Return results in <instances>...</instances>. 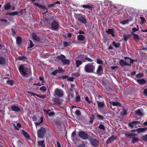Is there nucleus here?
Listing matches in <instances>:
<instances>
[{
    "instance_id": "393cba45",
    "label": "nucleus",
    "mask_w": 147,
    "mask_h": 147,
    "mask_svg": "<svg viewBox=\"0 0 147 147\" xmlns=\"http://www.w3.org/2000/svg\"><path fill=\"white\" fill-rule=\"evenodd\" d=\"M6 59L2 57H0V65H4L5 64Z\"/></svg>"
},
{
    "instance_id": "c756f323",
    "label": "nucleus",
    "mask_w": 147,
    "mask_h": 147,
    "mask_svg": "<svg viewBox=\"0 0 147 147\" xmlns=\"http://www.w3.org/2000/svg\"><path fill=\"white\" fill-rule=\"evenodd\" d=\"M38 146H40L41 147H45V144L44 143V141L42 140L38 141Z\"/></svg>"
},
{
    "instance_id": "f8f14e48",
    "label": "nucleus",
    "mask_w": 147,
    "mask_h": 147,
    "mask_svg": "<svg viewBox=\"0 0 147 147\" xmlns=\"http://www.w3.org/2000/svg\"><path fill=\"white\" fill-rule=\"evenodd\" d=\"M91 144L94 146H97L99 145V142L96 139H93L90 140Z\"/></svg>"
},
{
    "instance_id": "c9c22d12",
    "label": "nucleus",
    "mask_w": 147,
    "mask_h": 147,
    "mask_svg": "<svg viewBox=\"0 0 147 147\" xmlns=\"http://www.w3.org/2000/svg\"><path fill=\"white\" fill-rule=\"evenodd\" d=\"M78 57L83 62L86 61L85 59V56L84 55H80Z\"/></svg>"
},
{
    "instance_id": "423d86ee",
    "label": "nucleus",
    "mask_w": 147,
    "mask_h": 147,
    "mask_svg": "<svg viewBox=\"0 0 147 147\" xmlns=\"http://www.w3.org/2000/svg\"><path fill=\"white\" fill-rule=\"evenodd\" d=\"M46 132V130L44 127H41L38 131V137L40 138H42Z\"/></svg>"
},
{
    "instance_id": "b1692460",
    "label": "nucleus",
    "mask_w": 147,
    "mask_h": 147,
    "mask_svg": "<svg viewBox=\"0 0 147 147\" xmlns=\"http://www.w3.org/2000/svg\"><path fill=\"white\" fill-rule=\"evenodd\" d=\"M110 104H111L113 106H117L119 107H121V104L119 102H110Z\"/></svg>"
},
{
    "instance_id": "aec40b11",
    "label": "nucleus",
    "mask_w": 147,
    "mask_h": 147,
    "mask_svg": "<svg viewBox=\"0 0 147 147\" xmlns=\"http://www.w3.org/2000/svg\"><path fill=\"white\" fill-rule=\"evenodd\" d=\"M147 130V127L139 128L136 129V131L138 133L140 134L141 132H144Z\"/></svg>"
},
{
    "instance_id": "20e7f679",
    "label": "nucleus",
    "mask_w": 147,
    "mask_h": 147,
    "mask_svg": "<svg viewBox=\"0 0 147 147\" xmlns=\"http://www.w3.org/2000/svg\"><path fill=\"white\" fill-rule=\"evenodd\" d=\"M78 135L80 138L83 140L87 139L89 138L88 134L86 131H83L82 130L79 131Z\"/></svg>"
},
{
    "instance_id": "bb28decb",
    "label": "nucleus",
    "mask_w": 147,
    "mask_h": 147,
    "mask_svg": "<svg viewBox=\"0 0 147 147\" xmlns=\"http://www.w3.org/2000/svg\"><path fill=\"white\" fill-rule=\"evenodd\" d=\"M62 63L64 65H69L70 63V61L68 59H65L62 61Z\"/></svg>"
},
{
    "instance_id": "a18cd8bd",
    "label": "nucleus",
    "mask_w": 147,
    "mask_h": 147,
    "mask_svg": "<svg viewBox=\"0 0 147 147\" xmlns=\"http://www.w3.org/2000/svg\"><path fill=\"white\" fill-rule=\"evenodd\" d=\"M14 81L12 80H10L9 78L8 81H7V84H8L11 86H13L14 84Z\"/></svg>"
},
{
    "instance_id": "4d7b16f0",
    "label": "nucleus",
    "mask_w": 147,
    "mask_h": 147,
    "mask_svg": "<svg viewBox=\"0 0 147 147\" xmlns=\"http://www.w3.org/2000/svg\"><path fill=\"white\" fill-rule=\"evenodd\" d=\"M75 113L77 116H80L81 115L80 111L78 109L76 110L75 112Z\"/></svg>"
},
{
    "instance_id": "69168bd1",
    "label": "nucleus",
    "mask_w": 147,
    "mask_h": 147,
    "mask_svg": "<svg viewBox=\"0 0 147 147\" xmlns=\"http://www.w3.org/2000/svg\"><path fill=\"white\" fill-rule=\"evenodd\" d=\"M17 145L19 146H21L22 144V143L21 140H18L17 142Z\"/></svg>"
},
{
    "instance_id": "e2e57ef3",
    "label": "nucleus",
    "mask_w": 147,
    "mask_h": 147,
    "mask_svg": "<svg viewBox=\"0 0 147 147\" xmlns=\"http://www.w3.org/2000/svg\"><path fill=\"white\" fill-rule=\"evenodd\" d=\"M86 60H87L88 62H92L93 61V60H92L90 58L86 56H85Z\"/></svg>"
},
{
    "instance_id": "13d9d810",
    "label": "nucleus",
    "mask_w": 147,
    "mask_h": 147,
    "mask_svg": "<svg viewBox=\"0 0 147 147\" xmlns=\"http://www.w3.org/2000/svg\"><path fill=\"white\" fill-rule=\"evenodd\" d=\"M137 28H133L132 29V30H133V32H136L138 31L139 30V27L138 26V25L137 26Z\"/></svg>"
},
{
    "instance_id": "864d4df0",
    "label": "nucleus",
    "mask_w": 147,
    "mask_h": 147,
    "mask_svg": "<svg viewBox=\"0 0 147 147\" xmlns=\"http://www.w3.org/2000/svg\"><path fill=\"white\" fill-rule=\"evenodd\" d=\"M30 42V45L29 47H28V48L30 49L33 47L34 46V45L33 44L32 41L31 40H29Z\"/></svg>"
},
{
    "instance_id": "4468645a",
    "label": "nucleus",
    "mask_w": 147,
    "mask_h": 147,
    "mask_svg": "<svg viewBox=\"0 0 147 147\" xmlns=\"http://www.w3.org/2000/svg\"><path fill=\"white\" fill-rule=\"evenodd\" d=\"M96 101L97 103L98 107L99 108L104 107L105 105L104 101H97L96 100Z\"/></svg>"
},
{
    "instance_id": "0e129e2a",
    "label": "nucleus",
    "mask_w": 147,
    "mask_h": 147,
    "mask_svg": "<svg viewBox=\"0 0 147 147\" xmlns=\"http://www.w3.org/2000/svg\"><path fill=\"white\" fill-rule=\"evenodd\" d=\"M74 77H70L68 78L67 80L69 82H73L74 81Z\"/></svg>"
},
{
    "instance_id": "a19ab883",
    "label": "nucleus",
    "mask_w": 147,
    "mask_h": 147,
    "mask_svg": "<svg viewBox=\"0 0 147 147\" xmlns=\"http://www.w3.org/2000/svg\"><path fill=\"white\" fill-rule=\"evenodd\" d=\"M112 45L114 46L115 48H117L119 47L120 46V43L118 42L117 43H116L115 41H113L112 42Z\"/></svg>"
},
{
    "instance_id": "5701e85b",
    "label": "nucleus",
    "mask_w": 147,
    "mask_h": 147,
    "mask_svg": "<svg viewBox=\"0 0 147 147\" xmlns=\"http://www.w3.org/2000/svg\"><path fill=\"white\" fill-rule=\"evenodd\" d=\"M16 43L18 45H20L22 42V38L19 36H17L16 39Z\"/></svg>"
},
{
    "instance_id": "7c9ffc66",
    "label": "nucleus",
    "mask_w": 147,
    "mask_h": 147,
    "mask_svg": "<svg viewBox=\"0 0 147 147\" xmlns=\"http://www.w3.org/2000/svg\"><path fill=\"white\" fill-rule=\"evenodd\" d=\"M106 31L107 33L111 34L113 36H115L114 34V31L113 29H108L107 30H106Z\"/></svg>"
},
{
    "instance_id": "2f4dec72",
    "label": "nucleus",
    "mask_w": 147,
    "mask_h": 147,
    "mask_svg": "<svg viewBox=\"0 0 147 147\" xmlns=\"http://www.w3.org/2000/svg\"><path fill=\"white\" fill-rule=\"evenodd\" d=\"M18 11H13L10 13H7L6 15H8L11 16H14L16 15H18Z\"/></svg>"
},
{
    "instance_id": "a211bd4d",
    "label": "nucleus",
    "mask_w": 147,
    "mask_h": 147,
    "mask_svg": "<svg viewBox=\"0 0 147 147\" xmlns=\"http://www.w3.org/2000/svg\"><path fill=\"white\" fill-rule=\"evenodd\" d=\"M116 139V138L114 136H112L108 138L107 140L106 143L108 144L111 142H113Z\"/></svg>"
},
{
    "instance_id": "79ce46f5",
    "label": "nucleus",
    "mask_w": 147,
    "mask_h": 147,
    "mask_svg": "<svg viewBox=\"0 0 147 147\" xmlns=\"http://www.w3.org/2000/svg\"><path fill=\"white\" fill-rule=\"evenodd\" d=\"M27 59V58L26 57L24 56H19L18 58V60L22 61H25Z\"/></svg>"
},
{
    "instance_id": "5fc2aeb1",
    "label": "nucleus",
    "mask_w": 147,
    "mask_h": 147,
    "mask_svg": "<svg viewBox=\"0 0 147 147\" xmlns=\"http://www.w3.org/2000/svg\"><path fill=\"white\" fill-rule=\"evenodd\" d=\"M82 143L80 144L77 147H85V144L84 143V141H82Z\"/></svg>"
},
{
    "instance_id": "ddd939ff",
    "label": "nucleus",
    "mask_w": 147,
    "mask_h": 147,
    "mask_svg": "<svg viewBox=\"0 0 147 147\" xmlns=\"http://www.w3.org/2000/svg\"><path fill=\"white\" fill-rule=\"evenodd\" d=\"M27 92L29 94H31V95H36L38 97L44 99L46 97V95H40L39 94H36L29 91H27Z\"/></svg>"
},
{
    "instance_id": "a878e982",
    "label": "nucleus",
    "mask_w": 147,
    "mask_h": 147,
    "mask_svg": "<svg viewBox=\"0 0 147 147\" xmlns=\"http://www.w3.org/2000/svg\"><path fill=\"white\" fill-rule=\"evenodd\" d=\"M131 35L133 36L134 39L135 40H139L140 39V36H139L138 35L135 34L133 32H131Z\"/></svg>"
},
{
    "instance_id": "dca6fc26",
    "label": "nucleus",
    "mask_w": 147,
    "mask_h": 147,
    "mask_svg": "<svg viewBox=\"0 0 147 147\" xmlns=\"http://www.w3.org/2000/svg\"><path fill=\"white\" fill-rule=\"evenodd\" d=\"M32 36L33 40L36 41H39L40 40V38L38 36L36 33H33L32 34Z\"/></svg>"
},
{
    "instance_id": "052dcab7",
    "label": "nucleus",
    "mask_w": 147,
    "mask_h": 147,
    "mask_svg": "<svg viewBox=\"0 0 147 147\" xmlns=\"http://www.w3.org/2000/svg\"><path fill=\"white\" fill-rule=\"evenodd\" d=\"M80 97L79 95H78L76 98V102H79L80 101Z\"/></svg>"
},
{
    "instance_id": "603ef678",
    "label": "nucleus",
    "mask_w": 147,
    "mask_h": 147,
    "mask_svg": "<svg viewBox=\"0 0 147 147\" xmlns=\"http://www.w3.org/2000/svg\"><path fill=\"white\" fill-rule=\"evenodd\" d=\"M98 127L100 129H102L103 130H105V126L104 125L102 124H100Z\"/></svg>"
},
{
    "instance_id": "ea45409f",
    "label": "nucleus",
    "mask_w": 147,
    "mask_h": 147,
    "mask_svg": "<svg viewBox=\"0 0 147 147\" xmlns=\"http://www.w3.org/2000/svg\"><path fill=\"white\" fill-rule=\"evenodd\" d=\"M135 113L139 116H142L143 115L142 113L139 109L136 111H135Z\"/></svg>"
},
{
    "instance_id": "72a5a7b5",
    "label": "nucleus",
    "mask_w": 147,
    "mask_h": 147,
    "mask_svg": "<svg viewBox=\"0 0 147 147\" xmlns=\"http://www.w3.org/2000/svg\"><path fill=\"white\" fill-rule=\"evenodd\" d=\"M65 57L64 55L61 54L60 55L57 56L56 58L58 59L61 60L62 62V61H63L64 59H65Z\"/></svg>"
},
{
    "instance_id": "6e6552de",
    "label": "nucleus",
    "mask_w": 147,
    "mask_h": 147,
    "mask_svg": "<svg viewBox=\"0 0 147 147\" xmlns=\"http://www.w3.org/2000/svg\"><path fill=\"white\" fill-rule=\"evenodd\" d=\"M52 100L54 104L56 105H60L62 102L61 99L58 97L53 98Z\"/></svg>"
},
{
    "instance_id": "4be33fe9",
    "label": "nucleus",
    "mask_w": 147,
    "mask_h": 147,
    "mask_svg": "<svg viewBox=\"0 0 147 147\" xmlns=\"http://www.w3.org/2000/svg\"><path fill=\"white\" fill-rule=\"evenodd\" d=\"M136 81L140 85H143L146 82V80L144 79H137Z\"/></svg>"
},
{
    "instance_id": "f03ea898",
    "label": "nucleus",
    "mask_w": 147,
    "mask_h": 147,
    "mask_svg": "<svg viewBox=\"0 0 147 147\" xmlns=\"http://www.w3.org/2000/svg\"><path fill=\"white\" fill-rule=\"evenodd\" d=\"M18 69L20 74L23 76L25 77L28 75V68L27 67L21 65L19 67Z\"/></svg>"
},
{
    "instance_id": "f3484780",
    "label": "nucleus",
    "mask_w": 147,
    "mask_h": 147,
    "mask_svg": "<svg viewBox=\"0 0 147 147\" xmlns=\"http://www.w3.org/2000/svg\"><path fill=\"white\" fill-rule=\"evenodd\" d=\"M22 133L26 139L28 140L30 139V137L29 134L24 130H22Z\"/></svg>"
},
{
    "instance_id": "8fccbe9b",
    "label": "nucleus",
    "mask_w": 147,
    "mask_h": 147,
    "mask_svg": "<svg viewBox=\"0 0 147 147\" xmlns=\"http://www.w3.org/2000/svg\"><path fill=\"white\" fill-rule=\"evenodd\" d=\"M143 76L144 74L142 73H140L136 75V77H137L138 78H141L142 77H143Z\"/></svg>"
},
{
    "instance_id": "58836bf2",
    "label": "nucleus",
    "mask_w": 147,
    "mask_h": 147,
    "mask_svg": "<svg viewBox=\"0 0 147 147\" xmlns=\"http://www.w3.org/2000/svg\"><path fill=\"white\" fill-rule=\"evenodd\" d=\"M40 121L39 122H36L35 123L36 126V127L37 126L39 125L41 123H42L43 121V119L42 117H41L40 118Z\"/></svg>"
},
{
    "instance_id": "338daca9",
    "label": "nucleus",
    "mask_w": 147,
    "mask_h": 147,
    "mask_svg": "<svg viewBox=\"0 0 147 147\" xmlns=\"http://www.w3.org/2000/svg\"><path fill=\"white\" fill-rule=\"evenodd\" d=\"M59 72V70L56 69L54 70L52 73V74L54 76H55Z\"/></svg>"
},
{
    "instance_id": "0eeeda50",
    "label": "nucleus",
    "mask_w": 147,
    "mask_h": 147,
    "mask_svg": "<svg viewBox=\"0 0 147 147\" xmlns=\"http://www.w3.org/2000/svg\"><path fill=\"white\" fill-rule=\"evenodd\" d=\"M63 91L61 89L57 88L55 90L54 94V95L55 96H57L59 97H61L63 96Z\"/></svg>"
},
{
    "instance_id": "412c9836",
    "label": "nucleus",
    "mask_w": 147,
    "mask_h": 147,
    "mask_svg": "<svg viewBox=\"0 0 147 147\" xmlns=\"http://www.w3.org/2000/svg\"><path fill=\"white\" fill-rule=\"evenodd\" d=\"M11 7L12 6L10 3L8 2L4 5V7L5 10H7L10 9Z\"/></svg>"
},
{
    "instance_id": "c85d7f7f",
    "label": "nucleus",
    "mask_w": 147,
    "mask_h": 147,
    "mask_svg": "<svg viewBox=\"0 0 147 147\" xmlns=\"http://www.w3.org/2000/svg\"><path fill=\"white\" fill-rule=\"evenodd\" d=\"M75 61L76 64V67L77 68L79 67L80 65H81L83 63V62H82V61L80 60H77Z\"/></svg>"
},
{
    "instance_id": "9b49d317",
    "label": "nucleus",
    "mask_w": 147,
    "mask_h": 147,
    "mask_svg": "<svg viewBox=\"0 0 147 147\" xmlns=\"http://www.w3.org/2000/svg\"><path fill=\"white\" fill-rule=\"evenodd\" d=\"M11 109L12 111L14 112H19L21 111V109L19 107L13 105H11Z\"/></svg>"
},
{
    "instance_id": "9d476101",
    "label": "nucleus",
    "mask_w": 147,
    "mask_h": 147,
    "mask_svg": "<svg viewBox=\"0 0 147 147\" xmlns=\"http://www.w3.org/2000/svg\"><path fill=\"white\" fill-rule=\"evenodd\" d=\"M119 63L120 65L122 67L126 66L131 65V63H128L126 61H124L123 59L120 60L119 61Z\"/></svg>"
},
{
    "instance_id": "1a4fd4ad",
    "label": "nucleus",
    "mask_w": 147,
    "mask_h": 147,
    "mask_svg": "<svg viewBox=\"0 0 147 147\" xmlns=\"http://www.w3.org/2000/svg\"><path fill=\"white\" fill-rule=\"evenodd\" d=\"M103 73V69L102 66L101 65L98 66L96 70V74L98 76L101 75Z\"/></svg>"
},
{
    "instance_id": "09e8293b",
    "label": "nucleus",
    "mask_w": 147,
    "mask_h": 147,
    "mask_svg": "<svg viewBox=\"0 0 147 147\" xmlns=\"http://www.w3.org/2000/svg\"><path fill=\"white\" fill-rule=\"evenodd\" d=\"M129 21V20L128 19H127L126 20H124L121 22V24L123 25L127 24Z\"/></svg>"
},
{
    "instance_id": "f704fd0d",
    "label": "nucleus",
    "mask_w": 147,
    "mask_h": 147,
    "mask_svg": "<svg viewBox=\"0 0 147 147\" xmlns=\"http://www.w3.org/2000/svg\"><path fill=\"white\" fill-rule=\"evenodd\" d=\"M8 79L9 78L8 77H5L1 79V82L3 84H7V81H8Z\"/></svg>"
},
{
    "instance_id": "cd10ccee",
    "label": "nucleus",
    "mask_w": 147,
    "mask_h": 147,
    "mask_svg": "<svg viewBox=\"0 0 147 147\" xmlns=\"http://www.w3.org/2000/svg\"><path fill=\"white\" fill-rule=\"evenodd\" d=\"M77 39L78 40L83 41L85 39L84 36L81 34L78 35L77 36Z\"/></svg>"
},
{
    "instance_id": "f257e3e1",
    "label": "nucleus",
    "mask_w": 147,
    "mask_h": 147,
    "mask_svg": "<svg viewBox=\"0 0 147 147\" xmlns=\"http://www.w3.org/2000/svg\"><path fill=\"white\" fill-rule=\"evenodd\" d=\"M93 63H88L84 66V71L87 73H93L95 70V66Z\"/></svg>"
},
{
    "instance_id": "3c124183",
    "label": "nucleus",
    "mask_w": 147,
    "mask_h": 147,
    "mask_svg": "<svg viewBox=\"0 0 147 147\" xmlns=\"http://www.w3.org/2000/svg\"><path fill=\"white\" fill-rule=\"evenodd\" d=\"M96 63L97 64L100 65H102L103 64L102 61L99 58H97V59Z\"/></svg>"
},
{
    "instance_id": "680f3d73",
    "label": "nucleus",
    "mask_w": 147,
    "mask_h": 147,
    "mask_svg": "<svg viewBox=\"0 0 147 147\" xmlns=\"http://www.w3.org/2000/svg\"><path fill=\"white\" fill-rule=\"evenodd\" d=\"M40 90H43L44 92H45L47 90V88L46 87L43 86L39 88Z\"/></svg>"
},
{
    "instance_id": "bf43d9fd",
    "label": "nucleus",
    "mask_w": 147,
    "mask_h": 147,
    "mask_svg": "<svg viewBox=\"0 0 147 147\" xmlns=\"http://www.w3.org/2000/svg\"><path fill=\"white\" fill-rule=\"evenodd\" d=\"M97 117L99 119L102 120H104V117L102 116L100 114H97Z\"/></svg>"
},
{
    "instance_id": "6e6d98bb",
    "label": "nucleus",
    "mask_w": 147,
    "mask_h": 147,
    "mask_svg": "<svg viewBox=\"0 0 147 147\" xmlns=\"http://www.w3.org/2000/svg\"><path fill=\"white\" fill-rule=\"evenodd\" d=\"M142 139L144 141L147 142V134L144 136H143Z\"/></svg>"
},
{
    "instance_id": "2eb2a0df",
    "label": "nucleus",
    "mask_w": 147,
    "mask_h": 147,
    "mask_svg": "<svg viewBox=\"0 0 147 147\" xmlns=\"http://www.w3.org/2000/svg\"><path fill=\"white\" fill-rule=\"evenodd\" d=\"M140 123V122L138 121H134L132 122H130L128 123L129 127L132 128L134 127V125Z\"/></svg>"
},
{
    "instance_id": "6ab92c4d",
    "label": "nucleus",
    "mask_w": 147,
    "mask_h": 147,
    "mask_svg": "<svg viewBox=\"0 0 147 147\" xmlns=\"http://www.w3.org/2000/svg\"><path fill=\"white\" fill-rule=\"evenodd\" d=\"M55 123L57 126V129L59 131H61V130L62 126V125L61 122L60 121H55Z\"/></svg>"
},
{
    "instance_id": "37998d69",
    "label": "nucleus",
    "mask_w": 147,
    "mask_h": 147,
    "mask_svg": "<svg viewBox=\"0 0 147 147\" xmlns=\"http://www.w3.org/2000/svg\"><path fill=\"white\" fill-rule=\"evenodd\" d=\"M76 131L75 130H74L71 133V138L72 140L74 141V137L76 135Z\"/></svg>"
},
{
    "instance_id": "774afa93",
    "label": "nucleus",
    "mask_w": 147,
    "mask_h": 147,
    "mask_svg": "<svg viewBox=\"0 0 147 147\" xmlns=\"http://www.w3.org/2000/svg\"><path fill=\"white\" fill-rule=\"evenodd\" d=\"M85 100L89 103H91L92 102V101L89 100L88 96H86L85 97Z\"/></svg>"
},
{
    "instance_id": "de8ad7c7",
    "label": "nucleus",
    "mask_w": 147,
    "mask_h": 147,
    "mask_svg": "<svg viewBox=\"0 0 147 147\" xmlns=\"http://www.w3.org/2000/svg\"><path fill=\"white\" fill-rule=\"evenodd\" d=\"M125 136L128 138L130 139L132 137V133H127L125 134Z\"/></svg>"
},
{
    "instance_id": "473e14b6",
    "label": "nucleus",
    "mask_w": 147,
    "mask_h": 147,
    "mask_svg": "<svg viewBox=\"0 0 147 147\" xmlns=\"http://www.w3.org/2000/svg\"><path fill=\"white\" fill-rule=\"evenodd\" d=\"M80 7H82L83 8H88V9L92 10V5H81L80 6Z\"/></svg>"
},
{
    "instance_id": "c03bdc74",
    "label": "nucleus",
    "mask_w": 147,
    "mask_h": 147,
    "mask_svg": "<svg viewBox=\"0 0 147 147\" xmlns=\"http://www.w3.org/2000/svg\"><path fill=\"white\" fill-rule=\"evenodd\" d=\"M91 116L90 117V121H89V122L91 123H92L93 121L94 120V115L92 114L91 115Z\"/></svg>"
},
{
    "instance_id": "39448f33",
    "label": "nucleus",
    "mask_w": 147,
    "mask_h": 147,
    "mask_svg": "<svg viewBox=\"0 0 147 147\" xmlns=\"http://www.w3.org/2000/svg\"><path fill=\"white\" fill-rule=\"evenodd\" d=\"M82 16V15L81 13L77 14L75 16V18L76 19H78L81 23L85 24L87 23V20L84 17H83Z\"/></svg>"
},
{
    "instance_id": "e433bc0d",
    "label": "nucleus",
    "mask_w": 147,
    "mask_h": 147,
    "mask_svg": "<svg viewBox=\"0 0 147 147\" xmlns=\"http://www.w3.org/2000/svg\"><path fill=\"white\" fill-rule=\"evenodd\" d=\"M124 59L125 60H127V59H129L130 60V62L129 63H131V65L132 64H133V63L134 61H136L137 60L136 59L134 60L132 59H131L129 57H125Z\"/></svg>"
},
{
    "instance_id": "49530a36",
    "label": "nucleus",
    "mask_w": 147,
    "mask_h": 147,
    "mask_svg": "<svg viewBox=\"0 0 147 147\" xmlns=\"http://www.w3.org/2000/svg\"><path fill=\"white\" fill-rule=\"evenodd\" d=\"M139 140V139L138 138L135 137H132V139L131 141L133 143H134Z\"/></svg>"
},
{
    "instance_id": "4c0bfd02",
    "label": "nucleus",
    "mask_w": 147,
    "mask_h": 147,
    "mask_svg": "<svg viewBox=\"0 0 147 147\" xmlns=\"http://www.w3.org/2000/svg\"><path fill=\"white\" fill-rule=\"evenodd\" d=\"M131 36V34L127 35H125V34H124L123 36L124 40L126 41Z\"/></svg>"
},
{
    "instance_id": "7ed1b4c3",
    "label": "nucleus",
    "mask_w": 147,
    "mask_h": 147,
    "mask_svg": "<svg viewBox=\"0 0 147 147\" xmlns=\"http://www.w3.org/2000/svg\"><path fill=\"white\" fill-rule=\"evenodd\" d=\"M59 22L56 21H53L51 24V28H49L51 30L57 31L59 29Z\"/></svg>"
}]
</instances>
